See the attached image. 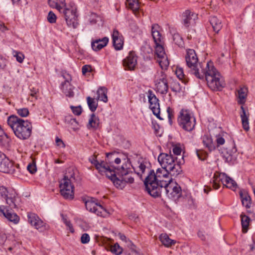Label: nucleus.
I'll return each instance as SVG.
<instances>
[{
    "mask_svg": "<svg viewBox=\"0 0 255 255\" xmlns=\"http://www.w3.org/2000/svg\"><path fill=\"white\" fill-rule=\"evenodd\" d=\"M185 60L189 73L201 80L205 77L207 85L212 90L220 91L224 87V80L213 62H207L204 68L203 64L198 62L195 51L192 49L187 50Z\"/></svg>",
    "mask_w": 255,
    "mask_h": 255,
    "instance_id": "obj_1",
    "label": "nucleus"
},
{
    "mask_svg": "<svg viewBox=\"0 0 255 255\" xmlns=\"http://www.w3.org/2000/svg\"><path fill=\"white\" fill-rule=\"evenodd\" d=\"M101 174L105 173L110 179L114 184L118 188L123 189L127 183H132L134 178L131 176L132 172L130 168V163H123L121 167L109 165L104 161H98L95 160L91 162Z\"/></svg>",
    "mask_w": 255,
    "mask_h": 255,
    "instance_id": "obj_2",
    "label": "nucleus"
},
{
    "mask_svg": "<svg viewBox=\"0 0 255 255\" xmlns=\"http://www.w3.org/2000/svg\"><path fill=\"white\" fill-rule=\"evenodd\" d=\"M169 174H170L169 170L163 167L158 168L156 173L153 170H150L144 184L146 191L151 196L158 197L161 195L163 183H167L171 180L168 178Z\"/></svg>",
    "mask_w": 255,
    "mask_h": 255,
    "instance_id": "obj_3",
    "label": "nucleus"
},
{
    "mask_svg": "<svg viewBox=\"0 0 255 255\" xmlns=\"http://www.w3.org/2000/svg\"><path fill=\"white\" fill-rule=\"evenodd\" d=\"M7 122L15 136L19 139L25 140L30 136L32 126L28 121L24 120L14 115H11L8 118Z\"/></svg>",
    "mask_w": 255,
    "mask_h": 255,
    "instance_id": "obj_4",
    "label": "nucleus"
},
{
    "mask_svg": "<svg viewBox=\"0 0 255 255\" xmlns=\"http://www.w3.org/2000/svg\"><path fill=\"white\" fill-rule=\"evenodd\" d=\"M160 27L157 24H153L151 27V34L156 45L155 53L157 61L162 69L166 68L169 65V61L162 46L163 38L159 32Z\"/></svg>",
    "mask_w": 255,
    "mask_h": 255,
    "instance_id": "obj_5",
    "label": "nucleus"
},
{
    "mask_svg": "<svg viewBox=\"0 0 255 255\" xmlns=\"http://www.w3.org/2000/svg\"><path fill=\"white\" fill-rule=\"evenodd\" d=\"M181 157V160H178V157H174L170 152L161 153L158 157V161L162 167L169 170L172 176H177L181 172L180 164L184 162L183 156Z\"/></svg>",
    "mask_w": 255,
    "mask_h": 255,
    "instance_id": "obj_6",
    "label": "nucleus"
},
{
    "mask_svg": "<svg viewBox=\"0 0 255 255\" xmlns=\"http://www.w3.org/2000/svg\"><path fill=\"white\" fill-rule=\"evenodd\" d=\"M75 174L72 169H69L59 184L61 195L66 199H73L74 197V186L72 182L75 180Z\"/></svg>",
    "mask_w": 255,
    "mask_h": 255,
    "instance_id": "obj_7",
    "label": "nucleus"
},
{
    "mask_svg": "<svg viewBox=\"0 0 255 255\" xmlns=\"http://www.w3.org/2000/svg\"><path fill=\"white\" fill-rule=\"evenodd\" d=\"M177 121L180 127L187 131H192L196 125L195 118L188 110L182 109L180 111Z\"/></svg>",
    "mask_w": 255,
    "mask_h": 255,
    "instance_id": "obj_8",
    "label": "nucleus"
},
{
    "mask_svg": "<svg viewBox=\"0 0 255 255\" xmlns=\"http://www.w3.org/2000/svg\"><path fill=\"white\" fill-rule=\"evenodd\" d=\"M213 187L215 189L220 187V182H221L226 187L235 190L237 187L236 182L224 173H216L214 176Z\"/></svg>",
    "mask_w": 255,
    "mask_h": 255,
    "instance_id": "obj_9",
    "label": "nucleus"
},
{
    "mask_svg": "<svg viewBox=\"0 0 255 255\" xmlns=\"http://www.w3.org/2000/svg\"><path fill=\"white\" fill-rule=\"evenodd\" d=\"M61 12L64 14L67 25L76 28L79 25L76 7L74 4L70 5L68 7L63 8Z\"/></svg>",
    "mask_w": 255,
    "mask_h": 255,
    "instance_id": "obj_10",
    "label": "nucleus"
},
{
    "mask_svg": "<svg viewBox=\"0 0 255 255\" xmlns=\"http://www.w3.org/2000/svg\"><path fill=\"white\" fill-rule=\"evenodd\" d=\"M0 194L5 200L11 210L18 208L17 200L18 197L15 190L11 189L8 191L6 188L2 186L0 187Z\"/></svg>",
    "mask_w": 255,
    "mask_h": 255,
    "instance_id": "obj_11",
    "label": "nucleus"
},
{
    "mask_svg": "<svg viewBox=\"0 0 255 255\" xmlns=\"http://www.w3.org/2000/svg\"><path fill=\"white\" fill-rule=\"evenodd\" d=\"M164 190L167 196L171 199L176 200L178 199L181 195V189L180 186L176 182H173L171 180L170 182L163 183Z\"/></svg>",
    "mask_w": 255,
    "mask_h": 255,
    "instance_id": "obj_12",
    "label": "nucleus"
},
{
    "mask_svg": "<svg viewBox=\"0 0 255 255\" xmlns=\"http://www.w3.org/2000/svg\"><path fill=\"white\" fill-rule=\"evenodd\" d=\"M85 204L87 210L99 216L106 217L110 214L106 209L101 205L96 203L93 198L86 201Z\"/></svg>",
    "mask_w": 255,
    "mask_h": 255,
    "instance_id": "obj_13",
    "label": "nucleus"
},
{
    "mask_svg": "<svg viewBox=\"0 0 255 255\" xmlns=\"http://www.w3.org/2000/svg\"><path fill=\"white\" fill-rule=\"evenodd\" d=\"M155 88L158 92L162 95H166L168 92V85L166 75L161 71L155 77Z\"/></svg>",
    "mask_w": 255,
    "mask_h": 255,
    "instance_id": "obj_14",
    "label": "nucleus"
},
{
    "mask_svg": "<svg viewBox=\"0 0 255 255\" xmlns=\"http://www.w3.org/2000/svg\"><path fill=\"white\" fill-rule=\"evenodd\" d=\"M27 217L28 222L37 230L43 232L49 229L48 225L44 223L36 214L28 213Z\"/></svg>",
    "mask_w": 255,
    "mask_h": 255,
    "instance_id": "obj_15",
    "label": "nucleus"
},
{
    "mask_svg": "<svg viewBox=\"0 0 255 255\" xmlns=\"http://www.w3.org/2000/svg\"><path fill=\"white\" fill-rule=\"evenodd\" d=\"M237 152V149L234 142L232 143V148L229 149L226 147L222 151L223 157L226 162L230 164H233L236 160L235 154Z\"/></svg>",
    "mask_w": 255,
    "mask_h": 255,
    "instance_id": "obj_16",
    "label": "nucleus"
},
{
    "mask_svg": "<svg viewBox=\"0 0 255 255\" xmlns=\"http://www.w3.org/2000/svg\"><path fill=\"white\" fill-rule=\"evenodd\" d=\"M137 64V56L134 52L130 51L128 55L123 60V65L128 70H134Z\"/></svg>",
    "mask_w": 255,
    "mask_h": 255,
    "instance_id": "obj_17",
    "label": "nucleus"
},
{
    "mask_svg": "<svg viewBox=\"0 0 255 255\" xmlns=\"http://www.w3.org/2000/svg\"><path fill=\"white\" fill-rule=\"evenodd\" d=\"M113 46L116 50H121L124 45V37L123 35L117 30H113L112 35Z\"/></svg>",
    "mask_w": 255,
    "mask_h": 255,
    "instance_id": "obj_18",
    "label": "nucleus"
},
{
    "mask_svg": "<svg viewBox=\"0 0 255 255\" xmlns=\"http://www.w3.org/2000/svg\"><path fill=\"white\" fill-rule=\"evenodd\" d=\"M197 18V14L189 10H185L182 14V21L186 27H188L190 24L195 23Z\"/></svg>",
    "mask_w": 255,
    "mask_h": 255,
    "instance_id": "obj_19",
    "label": "nucleus"
},
{
    "mask_svg": "<svg viewBox=\"0 0 255 255\" xmlns=\"http://www.w3.org/2000/svg\"><path fill=\"white\" fill-rule=\"evenodd\" d=\"M240 115L243 128L246 131L249 130L250 128L249 123L250 113L248 108H245L243 106H242L241 107Z\"/></svg>",
    "mask_w": 255,
    "mask_h": 255,
    "instance_id": "obj_20",
    "label": "nucleus"
},
{
    "mask_svg": "<svg viewBox=\"0 0 255 255\" xmlns=\"http://www.w3.org/2000/svg\"><path fill=\"white\" fill-rule=\"evenodd\" d=\"M108 42L109 38L107 37H105L101 39H96L92 41L91 46L94 51H97L105 47Z\"/></svg>",
    "mask_w": 255,
    "mask_h": 255,
    "instance_id": "obj_21",
    "label": "nucleus"
},
{
    "mask_svg": "<svg viewBox=\"0 0 255 255\" xmlns=\"http://www.w3.org/2000/svg\"><path fill=\"white\" fill-rule=\"evenodd\" d=\"M12 168V163L5 156H1L0 160V171L4 173L10 172Z\"/></svg>",
    "mask_w": 255,
    "mask_h": 255,
    "instance_id": "obj_22",
    "label": "nucleus"
},
{
    "mask_svg": "<svg viewBox=\"0 0 255 255\" xmlns=\"http://www.w3.org/2000/svg\"><path fill=\"white\" fill-rule=\"evenodd\" d=\"M71 78L66 80L61 84V89L65 95L68 97L72 98L74 97V93L72 88V85L70 84Z\"/></svg>",
    "mask_w": 255,
    "mask_h": 255,
    "instance_id": "obj_23",
    "label": "nucleus"
},
{
    "mask_svg": "<svg viewBox=\"0 0 255 255\" xmlns=\"http://www.w3.org/2000/svg\"><path fill=\"white\" fill-rule=\"evenodd\" d=\"M239 195L242 205L247 209L250 208L252 204V199L248 193L245 190H241Z\"/></svg>",
    "mask_w": 255,
    "mask_h": 255,
    "instance_id": "obj_24",
    "label": "nucleus"
},
{
    "mask_svg": "<svg viewBox=\"0 0 255 255\" xmlns=\"http://www.w3.org/2000/svg\"><path fill=\"white\" fill-rule=\"evenodd\" d=\"M237 96L238 98V103L241 105L245 104L248 95V90L246 87H240L237 90Z\"/></svg>",
    "mask_w": 255,
    "mask_h": 255,
    "instance_id": "obj_25",
    "label": "nucleus"
},
{
    "mask_svg": "<svg viewBox=\"0 0 255 255\" xmlns=\"http://www.w3.org/2000/svg\"><path fill=\"white\" fill-rule=\"evenodd\" d=\"M202 142L204 145L210 151L214 150L216 148L215 143L210 135L205 134L203 136Z\"/></svg>",
    "mask_w": 255,
    "mask_h": 255,
    "instance_id": "obj_26",
    "label": "nucleus"
},
{
    "mask_svg": "<svg viewBox=\"0 0 255 255\" xmlns=\"http://www.w3.org/2000/svg\"><path fill=\"white\" fill-rule=\"evenodd\" d=\"M49 5L52 8H55L60 12L66 6L65 0H48Z\"/></svg>",
    "mask_w": 255,
    "mask_h": 255,
    "instance_id": "obj_27",
    "label": "nucleus"
},
{
    "mask_svg": "<svg viewBox=\"0 0 255 255\" xmlns=\"http://www.w3.org/2000/svg\"><path fill=\"white\" fill-rule=\"evenodd\" d=\"M210 22L212 26L214 31L218 33L222 27L221 20L215 16H212L210 18Z\"/></svg>",
    "mask_w": 255,
    "mask_h": 255,
    "instance_id": "obj_28",
    "label": "nucleus"
},
{
    "mask_svg": "<svg viewBox=\"0 0 255 255\" xmlns=\"http://www.w3.org/2000/svg\"><path fill=\"white\" fill-rule=\"evenodd\" d=\"M4 216L10 222H13L14 224H16L19 221V217L17 214L11 210L6 209Z\"/></svg>",
    "mask_w": 255,
    "mask_h": 255,
    "instance_id": "obj_29",
    "label": "nucleus"
},
{
    "mask_svg": "<svg viewBox=\"0 0 255 255\" xmlns=\"http://www.w3.org/2000/svg\"><path fill=\"white\" fill-rule=\"evenodd\" d=\"M160 241L162 244L166 247H170L176 243V241L171 240L166 234H162L159 236Z\"/></svg>",
    "mask_w": 255,
    "mask_h": 255,
    "instance_id": "obj_30",
    "label": "nucleus"
},
{
    "mask_svg": "<svg viewBox=\"0 0 255 255\" xmlns=\"http://www.w3.org/2000/svg\"><path fill=\"white\" fill-rule=\"evenodd\" d=\"M97 94L98 97L97 101L100 100L105 103L108 102V97L107 96V89L104 87H100L97 90Z\"/></svg>",
    "mask_w": 255,
    "mask_h": 255,
    "instance_id": "obj_31",
    "label": "nucleus"
},
{
    "mask_svg": "<svg viewBox=\"0 0 255 255\" xmlns=\"http://www.w3.org/2000/svg\"><path fill=\"white\" fill-rule=\"evenodd\" d=\"M99 125V119L98 117L96 116L94 114L91 115V117L89 120V123L87 125L88 128H93L96 129L98 128Z\"/></svg>",
    "mask_w": 255,
    "mask_h": 255,
    "instance_id": "obj_32",
    "label": "nucleus"
},
{
    "mask_svg": "<svg viewBox=\"0 0 255 255\" xmlns=\"http://www.w3.org/2000/svg\"><path fill=\"white\" fill-rule=\"evenodd\" d=\"M127 7L133 11L135 14L138 11L139 4L137 0H127Z\"/></svg>",
    "mask_w": 255,
    "mask_h": 255,
    "instance_id": "obj_33",
    "label": "nucleus"
},
{
    "mask_svg": "<svg viewBox=\"0 0 255 255\" xmlns=\"http://www.w3.org/2000/svg\"><path fill=\"white\" fill-rule=\"evenodd\" d=\"M175 74L178 78L182 81V83L186 84L188 82V79L184 74L183 69L180 67H177Z\"/></svg>",
    "mask_w": 255,
    "mask_h": 255,
    "instance_id": "obj_34",
    "label": "nucleus"
},
{
    "mask_svg": "<svg viewBox=\"0 0 255 255\" xmlns=\"http://www.w3.org/2000/svg\"><path fill=\"white\" fill-rule=\"evenodd\" d=\"M241 218L243 232L244 233H246L248 229V227L250 222V218L248 216L243 214L241 215Z\"/></svg>",
    "mask_w": 255,
    "mask_h": 255,
    "instance_id": "obj_35",
    "label": "nucleus"
},
{
    "mask_svg": "<svg viewBox=\"0 0 255 255\" xmlns=\"http://www.w3.org/2000/svg\"><path fill=\"white\" fill-rule=\"evenodd\" d=\"M149 108L151 110L153 114L159 119H162L160 117V106L159 103L149 104Z\"/></svg>",
    "mask_w": 255,
    "mask_h": 255,
    "instance_id": "obj_36",
    "label": "nucleus"
},
{
    "mask_svg": "<svg viewBox=\"0 0 255 255\" xmlns=\"http://www.w3.org/2000/svg\"><path fill=\"white\" fill-rule=\"evenodd\" d=\"M87 104L90 110L92 112H95L98 107V103L94 98L90 97L87 98Z\"/></svg>",
    "mask_w": 255,
    "mask_h": 255,
    "instance_id": "obj_37",
    "label": "nucleus"
},
{
    "mask_svg": "<svg viewBox=\"0 0 255 255\" xmlns=\"http://www.w3.org/2000/svg\"><path fill=\"white\" fill-rule=\"evenodd\" d=\"M173 40L175 44L179 47H183L184 45V41L181 36L178 33H174L173 35Z\"/></svg>",
    "mask_w": 255,
    "mask_h": 255,
    "instance_id": "obj_38",
    "label": "nucleus"
},
{
    "mask_svg": "<svg viewBox=\"0 0 255 255\" xmlns=\"http://www.w3.org/2000/svg\"><path fill=\"white\" fill-rule=\"evenodd\" d=\"M111 251L116 255H120L123 252V249L118 243H116L114 245L111 246Z\"/></svg>",
    "mask_w": 255,
    "mask_h": 255,
    "instance_id": "obj_39",
    "label": "nucleus"
},
{
    "mask_svg": "<svg viewBox=\"0 0 255 255\" xmlns=\"http://www.w3.org/2000/svg\"><path fill=\"white\" fill-rule=\"evenodd\" d=\"M148 98L149 104H154L159 102L158 99L151 90L148 91Z\"/></svg>",
    "mask_w": 255,
    "mask_h": 255,
    "instance_id": "obj_40",
    "label": "nucleus"
},
{
    "mask_svg": "<svg viewBox=\"0 0 255 255\" xmlns=\"http://www.w3.org/2000/svg\"><path fill=\"white\" fill-rule=\"evenodd\" d=\"M89 20L91 24H95L97 21L101 20V17L97 14L92 12L89 16Z\"/></svg>",
    "mask_w": 255,
    "mask_h": 255,
    "instance_id": "obj_41",
    "label": "nucleus"
},
{
    "mask_svg": "<svg viewBox=\"0 0 255 255\" xmlns=\"http://www.w3.org/2000/svg\"><path fill=\"white\" fill-rule=\"evenodd\" d=\"M13 56L16 58V59L17 62L19 63H22L24 58V54L19 51L13 50L12 52Z\"/></svg>",
    "mask_w": 255,
    "mask_h": 255,
    "instance_id": "obj_42",
    "label": "nucleus"
},
{
    "mask_svg": "<svg viewBox=\"0 0 255 255\" xmlns=\"http://www.w3.org/2000/svg\"><path fill=\"white\" fill-rule=\"evenodd\" d=\"M196 154L199 159L201 160H205L208 157V153L202 149H198L196 150Z\"/></svg>",
    "mask_w": 255,
    "mask_h": 255,
    "instance_id": "obj_43",
    "label": "nucleus"
},
{
    "mask_svg": "<svg viewBox=\"0 0 255 255\" xmlns=\"http://www.w3.org/2000/svg\"><path fill=\"white\" fill-rule=\"evenodd\" d=\"M172 91L176 93H180L182 91V87L178 82H174L171 87Z\"/></svg>",
    "mask_w": 255,
    "mask_h": 255,
    "instance_id": "obj_44",
    "label": "nucleus"
},
{
    "mask_svg": "<svg viewBox=\"0 0 255 255\" xmlns=\"http://www.w3.org/2000/svg\"><path fill=\"white\" fill-rule=\"evenodd\" d=\"M47 20L50 23H54L56 21L57 16L52 11L49 12L47 15Z\"/></svg>",
    "mask_w": 255,
    "mask_h": 255,
    "instance_id": "obj_45",
    "label": "nucleus"
},
{
    "mask_svg": "<svg viewBox=\"0 0 255 255\" xmlns=\"http://www.w3.org/2000/svg\"><path fill=\"white\" fill-rule=\"evenodd\" d=\"M17 113L21 117H26L29 114V111L27 108H21L17 110Z\"/></svg>",
    "mask_w": 255,
    "mask_h": 255,
    "instance_id": "obj_46",
    "label": "nucleus"
},
{
    "mask_svg": "<svg viewBox=\"0 0 255 255\" xmlns=\"http://www.w3.org/2000/svg\"><path fill=\"white\" fill-rule=\"evenodd\" d=\"M72 112L77 116H79L82 113V108L80 106L77 107L71 106Z\"/></svg>",
    "mask_w": 255,
    "mask_h": 255,
    "instance_id": "obj_47",
    "label": "nucleus"
},
{
    "mask_svg": "<svg viewBox=\"0 0 255 255\" xmlns=\"http://www.w3.org/2000/svg\"><path fill=\"white\" fill-rule=\"evenodd\" d=\"M66 120H68V123L73 127V128L74 129L77 128L78 123L75 119L69 117L66 119Z\"/></svg>",
    "mask_w": 255,
    "mask_h": 255,
    "instance_id": "obj_48",
    "label": "nucleus"
},
{
    "mask_svg": "<svg viewBox=\"0 0 255 255\" xmlns=\"http://www.w3.org/2000/svg\"><path fill=\"white\" fill-rule=\"evenodd\" d=\"M90 237L87 233L83 234L81 237V242L82 244H85L90 241Z\"/></svg>",
    "mask_w": 255,
    "mask_h": 255,
    "instance_id": "obj_49",
    "label": "nucleus"
},
{
    "mask_svg": "<svg viewBox=\"0 0 255 255\" xmlns=\"http://www.w3.org/2000/svg\"><path fill=\"white\" fill-rule=\"evenodd\" d=\"M167 112L168 113V118L169 123H170V125H171L172 124V119L174 117L173 111L171 108L168 107L167 109Z\"/></svg>",
    "mask_w": 255,
    "mask_h": 255,
    "instance_id": "obj_50",
    "label": "nucleus"
},
{
    "mask_svg": "<svg viewBox=\"0 0 255 255\" xmlns=\"http://www.w3.org/2000/svg\"><path fill=\"white\" fill-rule=\"evenodd\" d=\"M138 168L139 171L137 172V174L139 176L141 177L142 174L144 173L146 169V166L144 165V163H140L138 166Z\"/></svg>",
    "mask_w": 255,
    "mask_h": 255,
    "instance_id": "obj_51",
    "label": "nucleus"
},
{
    "mask_svg": "<svg viewBox=\"0 0 255 255\" xmlns=\"http://www.w3.org/2000/svg\"><path fill=\"white\" fill-rule=\"evenodd\" d=\"M27 169L30 173L33 174L36 171V165L33 163H30L27 165Z\"/></svg>",
    "mask_w": 255,
    "mask_h": 255,
    "instance_id": "obj_52",
    "label": "nucleus"
},
{
    "mask_svg": "<svg viewBox=\"0 0 255 255\" xmlns=\"http://www.w3.org/2000/svg\"><path fill=\"white\" fill-rule=\"evenodd\" d=\"M216 140L217 142V146L218 147L223 145L225 142V139L219 135L217 136Z\"/></svg>",
    "mask_w": 255,
    "mask_h": 255,
    "instance_id": "obj_53",
    "label": "nucleus"
},
{
    "mask_svg": "<svg viewBox=\"0 0 255 255\" xmlns=\"http://www.w3.org/2000/svg\"><path fill=\"white\" fill-rule=\"evenodd\" d=\"M187 203L190 208H195L196 207L195 200L191 197L188 198Z\"/></svg>",
    "mask_w": 255,
    "mask_h": 255,
    "instance_id": "obj_54",
    "label": "nucleus"
},
{
    "mask_svg": "<svg viewBox=\"0 0 255 255\" xmlns=\"http://www.w3.org/2000/svg\"><path fill=\"white\" fill-rule=\"evenodd\" d=\"M64 222L65 225L69 228V230L71 233L74 232V230L73 228L72 225L70 221H67L66 219H64Z\"/></svg>",
    "mask_w": 255,
    "mask_h": 255,
    "instance_id": "obj_55",
    "label": "nucleus"
},
{
    "mask_svg": "<svg viewBox=\"0 0 255 255\" xmlns=\"http://www.w3.org/2000/svg\"><path fill=\"white\" fill-rule=\"evenodd\" d=\"M119 237L120 238V239L122 240L123 241H124L125 242H128V245H132V246H134L131 243V242L129 241V240H127V237L124 235V234H122L121 233H119Z\"/></svg>",
    "mask_w": 255,
    "mask_h": 255,
    "instance_id": "obj_56",
    "label": "nucleus"
},
{
    "mask_svg": "<svg viewBox=\"0 0 255 255\" xmlns=\"http://www.w3.org/2000/svg\"><path fill=\"white\" fill-rule=\"evenodd\" d=\"M55 141H56V145L57 146H58L59 147H65V145L64 143L63 142L62 140L61 139L59 138V137H56Z\"/></svg>",
    "mask_w": 255,
    "mask_h": 255,
    "instance_id": "obj_57",
    "label": "nucleus"
},
{
    "mask_svg": "<svg viewBox=\"0 0 255 255\" xmlns=\"http://www.w3.org/2000/svg\"><path fill=\"white\" fill-rule=\"evenodd\" d=\"M7 237L2 232H0V244H3L6 241Z\"/></svg>",
    "mask_w": 255,
    "mask_h": 255,
    "instance_id": "obj_58",
    "label": "nucleus"
},
{
    "mask_svg": "<svg viewBox=\"0 0 255 255\" xmlns=\"http://www.w3.org/2000/svg\"><path fill=\"white\" fill-rule=\"evenodd\" d=\"M173 152L175 155H180L181 149L180 147L175 146L173 148Z\"/></svg>",
    "mask_w": 255,
    "mask_h": 255,
    "instance_id": "obj_59",
    "label": "nucleus"
},
{
    "mask_svg": "<svg viewBox=\"0 0 255 255\" xmlns=\"http://www.w3.org/2000/svg\"><path fill=\"white\" fill-rule=\"evenodd\" d=\"M91 70L90 65H86L82 67V71L83 74L85 75L87 72H89Z\"/></svg>",
    "mask_w": 255,
    "mask_h": 255,
    "instance_id": "obj_60",
    "label": "nucleus"
},
{
    "mask_svg": "<svg viewBox=\"0 0 255 255\" xmlns=\"http://www.w3.org/2000/svg\"><path fill=\"white\" fill-rule=\"evenodd\" d=\"M6 66L5 59L0 58V69H4Z\"/></svg>",
    "mask_w": 255,
    "mask_h": 255,
    "instance_id": "obj_61",
    "label": "nucleus"
},
{
    "mask_svg": "<svg viewBox=\"0 0 255 255\" xmlns=\"http://www.w3.org/2000/svg\"><path fill=\"white\" fill-rule=\"evenodd\" d=\"M198 236L202 240H203V241L205 240V239H206L205 236L202 232H201V231L198 232Z\"/></svg>",
    "mask_w": 255,
    "mask_h": 255,
    "instance_id": "obj_62",
    "label": "nucleus"
},
{
    "mask_svg": "<svg viewBox=\"0 0 255 255\" xmlns=\"http://www.w3.org/2000/svg\"><path fill=\"white\" fill-rule=\"evenodd\" d=\"M6 30L7 28L4 25V24L2 22H0V30H1L2 31H4Z\"/></svg>",
    "mask_w": 255,
    "mask_h": 255,
    "instance_id": "obj_63",
    "label": "nucleus"
},
{
    "mask_svg": "<svg viewBox=\"0 0 255 255\" xmlns=\"http://www.w3.org/2000/svg\"><path fill=\"white\" fill-rule=\"evenodd\" d=\"M114 162L117 164H120L121 162V160L120 158H116L115 159V161Z\"/></svg>",
    "mask_w": 255,
    "mask_h": 255,
    "instance_id": "obj_64",
    "label": "nucleus"
}]
</instances>
